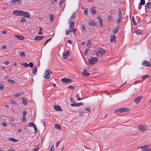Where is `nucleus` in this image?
I'll return each instance as SVG.
<instances>
[{"label":"nucleus","mask_w":151,"mask_h":151,"mask_svg":"<svg viewBox=\"0 0 151 151\" xmlns=\"http://www.w3.org/2000/svg\"><path fill=\"white\" fill-rule=\"evenodd\" d=\"M105 51V50L102 48H100L99 49L97 53H98L99 54H100V53L103 54L104 52Z\"/></svg>","instance_id":"nucleus-23"},{"label":"nucleus","mask_w":151,"mask_h":151,"mask_svg":"<svg viewBox=\"0 0 151 151\" xmlns=\"http://www.w3.org/2000/svg\"><path fill=\"white\" fill-rule=\"evenodd\" d=\"M14 36L18 39L21 40H23L24 39V37L22 36L15 35Z\"/></svg>","instance_id":"nucleus-22"},{"label":"nucleus","mask_w":151,"mask_h":151,"mask_svg":"<svg viewBox=\"0 0 151 151\" xmlns=\"http://www.w3.org/2000/svg\"><path fill=\"white\" fill-rule=\"evenodd\" d=\"M76 97L77 99L78 100H80L83 99L82 94L81 93H78L76 96Z\"/></svg>","instance_id":"nucleus-14"},{"label":"nucleus","mask_w":151,"mask_h":151,"mask_svg":"<svg viewBox=\"0 0 151 151\" xmlns=\"http://www.w3.org/2000/svg\"><path fill=\"white\" fill-rule=\"evenodd\" d=\"M76 14V12L73 13L68 20V22L69 23H70V24L69 26L70 28V32H71L72 31H73L75 35V32L76 30V29H74L73 28L75 22L74 21H73V20L75 17Z\"/></svg>","instance_id":"nucleus-1"},{"label":"nucleus","mask_w":151,"mask_h":151,"mask_svg":"<svg viewBox=\"0 0 151 151\" xmlns=\"http://www.w3.org/2000/svg\"><path fill=\"white\" fill-rule=\"evenodd\" d=\"M39 149V147L38 146H37V147L34 148V151H37Z\"/></svg>","instance_id":"nucleus-48"},{"label":"nucleus","mask_w":151,"mask_h":151,"mask_svg":"<svg viewBox=\"0 0 151 151\" xmlns=\"http://www.w3.org/2000/svg\"><path fill=\"white\" fill-rule=\"evenodd\" d=\"M22 64L26 67H28L29 66V64L27 63H23Z\"/></svg>","instance_id":"nucleus-35"},{"label":"nucleus","mask_w":151,"mask_h":151,"mask_svg":"<svg viewBox=\"0 0 151 151\" xmlns=\"http://www.w3.org/2000/svg\"><path fill=\"white\" fill-rule=\"evenodd\" d=\"M108 19L109 20H111L112 19V18L111 17L110 15H108Z\"/></svg>","instance_id":"nucleus-57"},{"label":"nucleus","mask_w":151,"mask_h":151,"mask_svg":"<svg viewBox=\"0 0 151 151\" xmlns=\"http://www.w3.org/2000/svg\"><path fill=\"white\" fill-rule=\"evenodd\" d=\"M137 128L139 130L142 131H145L147 129V127L146 126L143 125H139L137 127Z\"/></svg>","instance_id":"nucleus-7"},{"label":"nucleus","mask_w":151,"mask_h":151,"mask_svg":"<svg viewBox=\"0 0 151 151\" xmlns=\"http://www.w3.org/2000/svg\"><path fill=\"white\" fill-rule=\"evenodd\" d=\"M85 109L87 111H88L89 112H90V108H85Z\"/></svg>","instance_id":"nucleus-53"},{"label":"nucleus","mask_w":151,"mask_h":151,"mask_svg":"<svg viewBox=\"0 0 151 151\" xmlns=\"http://www.w3.org/2000/svg\"><path fill=\"white\" fill-rule=\"evenodd\" d=\"M27 112L26 111H23V112L22 117H25L26 115Z\"/></svg>","instance_id":"nucleus-51"},{"label":"nucleus","mask_w":151,"mask_h":151,"mask_svg":"<svg viewBox=\"0 0 151 151\" xmlns=\"http://www.w3.org/2000/svg\"><path fill=\"white\" fill-rule=\"evenodd\" d=\"M52 73V71L49 69L46 70L45 72L43 77L45 79H49L50 76V74Z\"/></svg>","instance_id":"nucleus-3"},{"label":"nucleus","mask_w":151,"mask_h":151,"mask_svg":"<svg viewBox=\"0 0 151 151\" xmlns=\"http://www.w3.org/2000/svg\"><path fill=\"white\" fill-rule=\"evenodd\" d=\"M98 61V59L96 57H94L89 59L88 60L89 63L91 65L96 63Z\"/></svg>","instance_id":"nucleus-5"},{"label":"nucleus","mask_w":151,"mask_h":151,"mask_svg":"<svg viewBox=\"0 0 151 151\" xmlns=\"http://www.w3.org/2000/svg\"><path fill=\"white\" fill-rule=\"evenodd\" d=\"M55 128L58 129V130L61 129V127L60 125L58 124H55Z\"/></svg>","instance_id":"nucleus-26"},{"label":"nucleus","mask_w":151,"mask_h":151,"mask_svg":"<svg viewBox=\"0 0 151 151\" xmlns=\"http://www.w3.org/2000/svg\"><path fill=\"white\" fill-rule=\"evenodd\" d=\"M132 21H133V23H134V24L135 25H136L137 24V23L136 22H135V21L134 20V17H132Z\"/></svg>","instance_id":"nucleus-50"},{"label":"nucleus","mask_w":151,"mask_h":151,"mask_svg":"<svg viewBox=\"0 0 151 151\" xmlns=\"http://www.w3.org/2000/svg\"><path fill=\"white\" fill-rule=\"evenodd\" d=\"M29 66L31 68H32L33 67V64L31 62H30L29 63Z\"/></svg>","instance_id":"nucleus-49"},{"label":"nucleus","mask_w":151,"mask_h":151,"mask_svg":"<svg viewBox=\"0 0 151 151\" xmlns=\"http://www.w3.org/2000/svg\"><path fill=\"white\" fill-rule=\"evenodd\" d=\"M60 141L58 142H57L56 143V147H57L58 146V145L60 144Z\"/></svg>","instance_id":"nucleus-56"},{"label":"nucleus","mask_w":151,"mask_h":151,"mask_svg":"<svg viewBox=\"0 0 151 151\" xmlns=\"http://www.w3.org/2000/svg\"><path fill=\"white\" fill-rule=\"evenodd\" d=\"M83 75L84 76H88L89 75H90V74L89 73H87V72L84 73H82Z\"/></svg>","instance_id":"nucleus-46"},{"label":"nucleus","mask_w":151,"mask_h":151,"mask_svg":"<svg viewBox=\"0 0 151 151\" xmlns=\"http://www.w3.org/2000/svg\"><path fill=\"white\" fill-rule=\"evenodd\" d=\"M143 97L142 96H140L137 97L134 100V102L136 104H138L140 102V100L142 99Z\"/></svg>","instance_id":"nucleus-10"},{"label":"nucleus","mask_w":151,"mask_h":151,"mask_svg":"<svg viewBox=\"0 0 151 151\" xmlns=\"http://www.w3.org/2000/svg\"><path fill=\"white\" fill-rule=\"evenodd\" d=\"M142 64L146 66L150 67L151 66L150 63L145 60H144L142 63Z\"/></svg>","instance_id":"nucleus-16"},{"label":"nucleus","mask_w":151,"mask_h":151,"mask_svg":"<svg viewBox=\"0 0 151 151\" xmlns=\"http://www.w3.org/2000/svg\"><path fill=\"white\" fill-rule=\"evenodd\" d=\"M21 3V1L20 0H12L11 1V3L13 5H15L16 4L20 5Z\"/></svg>","instance_id":"nucleus-12"},{"label":"nucleus","mask_w":151,"mask_h":151,"mask_svg":"<svg viewBox=\"0 0 151 151\" xmlns=\"http://www.w3.org/2000/svg\"><path fill=\"white\" fill-rule=\"evenodd\" d=\"M89 51V48H87L84 51V53L86 55H87V54L88 52Z\"/></svg>","instance_id":"nucleus-37"},{"label":"nucleus","mask_w":151,"mask_h":151,"mask_svg":"<svg viewBox=\"0 0 151 151\" xmlns=\"http://www.w3.org/2000/svg\"><path fill=\"white\" fill-rule=\"evenodd\" d=\"M21 95V94H19V93H17L15 94V97H18L19 96Z\"/></svg>","instance_id":"nucleus-61"},{"label":"nucleus","mask_w":151,"mask_h":151,"mask_svg":"<svg viewBox=\"0 0 151 151\" xmlns=\"http://www.w3.org/2000/svg\"><path fill=\"white\" fill-rule=\"evenodd\" d=\"M44 36H36L35 37V39L37 41L43 39V38L44 37Z\"/></svg>","instance_id":"nucleus-20"},{"label":"nucleus","mask_w":151,"mask_h":151,"mask_svg":"<svg viewBox=\"0 0 151 151\" xmlns=\"http://www.w3.org/2000/svg\"><path fill=\"white\" fill-rule=\"evenodd\" d=\"M84 14L86 15H87L88 14V12L87 9H86L84 11Z\"/></svg>","instance_id":"nucleus-54"},{"label":"nucleus","mask_w":151,"mask_h":151,"mask_svg":"<svg viewBox=\"0 0 151 151\" xmlns=\"http://www.w3.org/2000/svg\"><path fill=\"white\" fill-rule=\"evenodd\" d=\"M70 54V51L68 50L65 51L64 53V55L63 56V57L64 59H66L68 56Z\"/></svg>","instance_id":"nucleus-15"},{"label":"nucleus","mask_w":151,"mask_h":151,"mask_svg":"<svg viewBox=\"0 0 151 151\" xmlns=\"http://www.w3.org/2000/svg\"><path fill=\"white\" fill-rule=\"evenodd\" d=\"M54 108L56 110H58L60 111H62V109L61 107L58 105H55L54 106Z\"/></svg>","instance_id":"nucleus-18"},{"label":"nucleus","mask_w":151,"mask_h":151,"mask_svg":"<svg viewBox=\"0 0 151 151\" xmlns=\"http://www.w3.org/2000/svg\"><path fill=\"white\" fill-rule=\"evenodd\" d=\"M122 12L120 9H119V18H118L117 20L118 23L121 22L122 19Z\"/></svg>","instance_id":"nucleus-9"},{"label":"nucleus","mask_w":151,"mask_h":151,"mask_svg":"<svg viewBox=\"0 0 151 151\" xmlns=\"http://www.w3.org/2000/svg\"><path fill=\"white\" fill-rule=\"evenodd\" d=\"M65 3H62V4H60V6L62 7V10H63L64 9V7L65 6Z\"/></svg>","instance_id":"nucleus-31"},{"label":"nucleus","mask_w":151,"mask_h":151,"mask_svg":"<svg viewBox=\"0 0 151 151\" xmlns=\"http://www.w3.org/2000/svg\"><path fill=\"white\" fill-rule=\"evenodd\" d=\"M54 150V147L53 145H52L51 148L50 149V151H52Z\"/></svg>","instance_id":"nucleus-55"},{"label":"nucleus","mask_w":151,"mask_h":151,"mask_svg":"<svg viewBox=\"0 0 151 151\" xmlns=\"http://www.w3.org/2000/svg\"><path fill=\"white\" fill-rule=\"evenodd\" d=\"M88 24L90 26H93L94 25V22H89Z\"/></svg>","instance_id":"nucleus-45"},{"label":"nucleus","mask_w":151,"mask_h":151,"mask_svg":"<svg viewBox=\"0 0 151 151\" xmlns=\"http://www.w3.org/2000/svg\"><path fill=\"white\" fill-rule=\"evenodd\" d=\"M2 124L4 127H5L6 126V124L5 122H3Z\"/></svg>","instance_id":"nucleus-63"},{"label":"nucleus","mask_w":151,"mask_h":151,"mask_svg":"<svg viewBox=\"0 0 151 151\" xmlns=\"http://www.w3.org/2000/svg\"><path fill=\"white\" fill-rule=\"evenodd\" d=\"M82 30L84 32L86 30L85 27L84 26V25H83L82 26Z\"/></svg>","instance_id":"nucleus-59"},{"label":"nucleus","mask_w":151,"mask_h":151,"mask_svg":"<svg viewBox=\"0 0 151 151\" xmlns=\"http://www.w3.org/2000/svg\"><path fill=\"white\" fill-rule=\"evenodd\" d=\"M141 150L144 151H150L151 149L148 146H145L139 147Z\"/></svg>","instance_id":"nucleus-11"},{"label":"nucleus","mask_w":151,"mask_h":151,"mask_svg":"<svg viewBox=\"0 0 151 151\" xmlns=\"http://www.w3.org/2000/svg\"><path fill=\"white\" fill-rule=\"evenodd\" d=\"M150 74H147L145 75L142 76V78L143 80H144L145 79L149 78L150 77Z\"/></svg>","instance_id":"nucleus-24"},{"label":"nucleus","mask_w":151,"mask_h":151,"mask_svg":"<svg viewBox=\"0 0 151 151\" xmlns=\"http://www.w3.org/2000/svg\"><path fill=\"white\" fill-rule=\"evenodd\" d=\"M91 44V40H89L86 43V45L87 46H90Z\"/></svg>","instance_id":"nucleus-36"},{"label":"nucleus","mask_w":151,"mask_h":151,"mask_svg":"<svg viewBox=\"0 0 151 151\" xmlns=\"http://www.w3.org/2000/svg\"><path fill=\"white\" fill-rule=\"evenodd\" d=\"M68 88H70L72 90H74L75 88V87L74 86H69Z\"/></svg>","instance_id":"nucleus-52"},{"label":"nucleus","mask_w":151,"mask_h":151,"mask_svg":"<svg viewBox=\"0 0 151 151\" xmlns=\"http://www.w3.org/2000/svg\"><path fill=\"white\" fill-rule=\"evenodd\" d=\"M88 67L86 68H85L84 70L82 72V73H86L87 72V71L88 70Z\"/></svg>","instance_id":"nucleus-40"},{"label":"nucleus","mask_w":151,"mask_h":151,"mask_svg":"<svg viewBox=\"0 0 151 151\" xmlns=\"http://www.w3.org/2000/svg\"><path fill=\"white\" fill-rule=\"evenodd\" d=\"M90 10L92 13L93 14H95L96 13V10L95 9L93 8H91L90 9Z\"/></svg>","instance_id":"nucleus-25"},{"label":"nucleus","mask_w":151,"mask_h":151,"mask_svg":"<svg viewBox=\"0 0 151 151\" xmlns=\"http://www.w3.org/2000/svg\"><path fill=\"white\" fill-rule=\"evenodd\" d=\"M34 128L35 130V132L34 133H36L37 131V129L36 127V126H35V127H34Z\"/></svg>","instance_id":"nucleus-62"},{"label":"nucleus","mask_w":151,"mask_h":151,"mask_svg":"<svg viewBox=\"0 0 151 151\" xmlns=\"http://www.w3.org/2000/svg\"><path fill=\"white\" fill-rule=\"evenodd\" d=\"M140 4L142 5H144L145 4V0H141L140 1Z\"/></svg>","instance_id":"nucleus-39"},{"label":"nucleus","mask_w":151,"mask_h":151,"mask_svg":"<svg viewBox=\"0 0 151 151\" xmlns=\"http://www.w3.org/2000/svg\"><path fill=\"white\" fill-rule=\"evenodd\" d=\"M21 10H15L13 12V13L14 15L21 16Z\"/></svg>","instance_id":"nucleus-13"},{"label":"nucleus","mask_w":151,"mask_h":151,"mask_svg":"<svg viewBox=\"0 0 151 151\" xmlns=\"http://www.w3.org/2000/svg\"><path fill=\"white\" fill-rule=\"evenodd\" d=\"M116 37L114 35L111 36L110 39V41L112 43H114L116 42Z\"/></svg>","instance_id":"nucleus-17"},{"label":"nucleus","mask_w":151,"mask_h":151,"mask_svg":"<svg viewBox=\"0 0 151 151\" xmlns=\"http://www.w3.org/2000/svg\"><path fill=\"white\" fill-rule=\"evenodd\" d=\"M37 68L36 67H34L32 70V73L33 74L37 72Z\"/></svg>","instance_id":"nucleus-30"},{"label":"nucleus","mask_w":151,"mask_h":151,"mask_svg":"<svg viewBox=\"0 0 151 151\" xmlns=\"http://www.w3.org/2000/svg\"><path fill=\"white\" fill-rule=\"evenodd\" d=\"M83 104V103H76L75 102L73 104H71V105L72 106H78L80 105H82Z\"/></svg>","instance_id":"nucleus-21"},{"label":"nucleus","mask_w":151,"mask_h":151,"mask_svg":"<svg viewBox=\"0 0 151 151\" xmlns=\"http://www.w3.org/2000/svg\"><path fill=\"white\" fill-rule=\"evenodd\" d=\"M8 139L9 140H10L11 141H13L14 142H17L18 141V140H17V139H14L13 138H9Z\"/></svg>","instance_id":"nucleus-34"},{"label":"nucleus","mask_w":151,"mask_h":151,"mask_svg":"<svg viewBox=\"0 0 151 151\" xmlns=\"http://www.w3.org/2000/svg\"><path fill=\"white\" fill-rule=\"evenodd\" d=\"M39 34L40 35H42V33L41 32V31L42 30V29L40 27H39Z\"/></svg>","instance_id":"nucleus-42"},{"label":"nucleus","mask_w":151,"mask_h":151,"mask_svg":"<svg viewBox=\"0 0 151 151\" xmlns=\"http://www.w3.org/2000/svg\"><path fill=\"white\" fill-rule=\"evenodd\" d=\"M6 32L7 31L6 30H4L2 31V33L3 34H5L6 33Z\"/></svg>","instance_id":"nucleus-64"},{"label":"nucleus","mask_w":151,"mask_h":151,"mask_svg":"<svg viewBox=\"0 0 151 151\" xmlns=\"http://www.w3.org/2000/svg\"><path fill=\"white\" fill-rule=\"evenodd\" d=\"M35 126V125L34 123H31L29 124V126L30 127H34Z\"/></svg>","instance_id":"nucleus-38"},{"label":"nucleus","mask_w":151,"mask_h":151,"mask_svg":"<svg viewBox=\"0 0 151 151\" xmlns=\"http://www.w3.org/2000/svg\"><path fill=\"white\" fill-rule=\"evenodd\" d=\"M26 19L24 18H22V19L20 20V21L21 22H26Z\"/></svg>","instance_id":"nucleus-44"},{"label":"nucleus","mask_w":151,"mask_h":151,"mask_svg":"<svg viewBox=\"0 0 151 151\" xmlns=\"http://www.w3.org/2000/svg\"><path fill=\"white\" fill-rule=\"evenodd\" d=\"M20 56L22 57H25V55L23 52H21L20 53Z\"/></svg>","instance_id":"nucleus-43"},{"label":"nucleus","mask_w":151,"mask_h":151,"mask_svg":"<svg viewBox=\"0 0 151 151\" xmlns=\"http://www.w3.org/2000/svg\"><path fill=\"white\" fill-rule=\"evenodd\" d=\"M21 16L26 17H30V15L29 12L22 11Z\"/></svg>","instance_id":"nucleus-6"},{"label":"nucleus","mask_w":151,"mask_h":151,"mask_svg":"<svg viewBox=\"0 0 151 151\" xmlns=\"http://www.w3.org/2000/svg\"><path fill=\"white\" fill-rule=\"evenodd\" d=\"M119 27H117L114 28L113 30L112 33L114 34L117 33L119 30Z\"/></svg>","instance_id":"nucleus-19"},{"label":"nucleus","mask_w":151,"mask_h":151,"mask_svg":"<svg viewBox=\"0 0 151 151\" xmlns=\"http://www.w3.org/2000/svg\"><path fill=\"white\" fill-rule=\"evenodd\" d=\"M10 102L11 103L14 104L15 105H17V103L15 102L14 100L11 99L10 100Z\"/></svg>","instance_id":"nucleus-41"},{"label":"nucleus","mask_w":151,"mask_h":151,"mask_svg":"<svg viewBox=\"0 0 151 151\" xmlns=\"http://www.w3.org/2000/svg\"><path fill=\"white\" fill-rule=\"evenodd\" d=\"M129 109L126 107L121 108L115 111V112L121 113L124 112H128L129 111Z\"/></svg>","instance_id":"nucleus-2"},{"label":"nucleus","mask_w":151,"mask_h":151,"mask_svg":"<svg viewBox=\"0 0 151 151\" xmlns=\"http://www.w3.org/2000/svg\"><path fill=\"white\" fill-rule=\"evenodd\" d=\"M22 103L23 104L25 105H27V102L26 99L23 98L22 99Z\"/></svg>","instance_id":"nucleus-29"},{"label":"nucleus","mask_w":151,"mask_h":151,"mask_svg":"<svg viewBox=\"0 0 151 151\" xmlns=\"http://www.w3.org/2000/svg\"><path fill=\"white\" fill-rule=\"evenodd\" d=\"M8 81L10 83L15 84V82L12 80L9 79L8 80Z\"/></svg>","instance_id":"nucleus-33"},{"label":"nucleus","mask_w":151,"mask_h":151,"mask_svg":"<svg viewBox=\"0 0 151 151\" xmlns=\"http://www.w3.org/2000/svg\"><path fill=\"white\" fill-rule=\"evenodd\" d=\"M96 18L99 20L100 27H102L103 25V19L101 17V15L100 14L97 15Z\"/></svg>","instance_id":"nucleus-4"},{"label":"nucleus","mask_w":151,"mask_h":151,"mask_svg":"<svg viewBox=\"0 0 151 151\" xmlns=\"http://www.w3.org/2000/svg\"><path fill=\"white\" fill-rule=\"evenodd\" d=\"M70 32L68 30H66L65 31V33L67 35H68L69 34Z\"/></svg>","instance_id":"nucleus-60"},{"label":"nucleus","mask_w":151,"mask_h":151,"mask_svg":"<svg viewBox=\"0 0 151 151\" xmlns=\"http://www.w3.org/2000/svg\"><path fill=\"white\" fill-rule=\"evenodd\" d=\"M135 32L138 35H140L142 34V31L140 30H138L136 32Z\"/></svg>","instance_id":"nucleus-32"},{"label":"nucleus","mask_w":151,"mask_h":151,"mask_svg":"<svg viewBox=\"0 0 151 151\" xmlns=\"http://www.w3.org/2000/svg\"><path fill=\"white\" fill-rule=\"evenodd\" d=\"M84 115V113L83 112H82L80 113L79 116H83Z\"/></svg>","instance_id":"nucleus-58"},{"label":"nucleus","mask_w":151,"mask_h":151,"mask_svg":"<svg viewBox=\"0 0 151 151\" xmlns=\"http://www.w3.org/2000/svg\"><path fill=\"white\" fill-rule=\"evenodd\" d=\"M50 21L52 22L54 21V15L52 14H50Z\"/></svg>","instance_id":"nucleus-28"},{"label":"nucleus","mask_w":151,"mask_h":151,"mask_svg":"<svg viewBox=\"0 0 151 151\" xmlns=\"http://www.w3.org/2000/svg\"><path fill=\"white\" fill-rule=\"evenodd\" d=\"M61 81L63 83H69L72 82V80L70 79L63 78L61 80Z\"/></svg>","instance_id":"nucleus-8"},{"label":"nucleus","mask_w":151,"mask_h":151,"mask_svg":"<svg viewBox=\"0 0 151 151\" xmlns=\"http://www.w3.org/2000/svg\"><path fill=\"white\" fill-rule=\"evenodd\" d=\"M4 89V85L2 84H0V90H3Z\"/></svg>","instance_id":"nucleus-47"},{"label":"nucleus","mask_w":151,"mask_h":151,"mask_svg":"<svg viewBox=\"0 0 151 151\" xmlns=\"http://www.w3.org/2000/svg\"><path fill=\"white\" fill-rule=\"evenodd\" d=\"M145 6L149 9H151V3L149 2H148L146 4Z\"/></svg>","instance_id":"nucleus-27"}]
</instances>
